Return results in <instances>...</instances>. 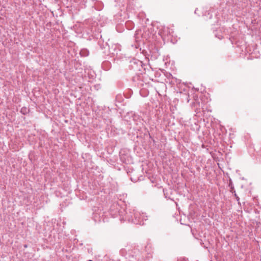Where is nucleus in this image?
Returning a JSON list of instances; mask_svg holds the SVG:
<instances>
[{
    "label": "nucleus",
    "mask_w": 261,
    "mask_h": 261,
    "mask_svg": "<svg viewBox=\"0 0 261 261\" xmlns=\"http://www.w3.org/2000/svg\"><path fill=\"white\" fill-rule=\"evenodd\" d=\"M166 30V28H164V30H162V31H160V33L161 34H163L164 35V30Z\"/></svg>",
    "instance_id": "nucleus-1"
}]
</instances>
